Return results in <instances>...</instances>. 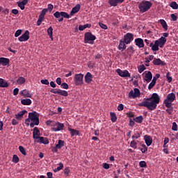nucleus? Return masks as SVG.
<instances>
[{"label":"nucleus","mask_w":178,"mask_h":178,"mask_svg":"<svg viewBox=\"0 0 178 178\" xmlns=\"http://www.w3.org/2000/svg\"><path fill=\"white\" fill-rule=\"evenodd\" d=\"M160 96L157 93H153L151 97L144 98L141 103L138 104V106L146 107L149 111H153L160 103Z\"/></svg>","instance_id":"nucleus-1"},{"label":"nucleus","mask_w":178,"mask_h":178,"mask_svg":"<svg viewBox=\"0 0 178 178\" xmlns=\"http://www.w3.org/2000/svg\"><path fill=\"white\" fill-rule=\"evenodd\" d=\"M144 41L148 47H152V50L153 51H158L159 50V47L163 48L165 46L167 39L163 37H161L157 40L154 41V44L148 40V39H145Z\"/></svg>","instance_id":"nucleus-2"},{"label":"nucleus","mask_w":178,"mask_h":178,"mask_svg":"<svg viewBox=\"0 0 178 178\" xmlns=\"http://www.w3.org/2000/svg\"><path fill=\"white\" fill-rule=\"evenodd\" d=\"M152 6V3L150 1H143L138 5V7L140 12L144 13L150 10Z\"/></svg>","instance_id":"nucleus-3"},{"label":"nucleus","mask_w":178,"mask_h":178,"mask_svg":"<svg viewBox=\"0 0 178 178\" xmlns=\"http://www.w3.org/2000/svg\"><path fill=\"white\" fill-rule=\"evenodd\" d=\"M96 39H97V37L95 35H92V33H91V32H86L84 33V37H83L84 44H93L94 41Z\"/></svg>","instance_id":"nucleus-4"},{"label":"nucleus","mask_w":178,"mask_h":178,"mask_svg":"<svg viewBox=\"0 0 178 178\" xmlns=\"http://www.w3.org/2000/svg\"><path fill=\"white\" fill-rule=\"evenodd\" d=\"M176 100V95L174 92L169 93L165 99L163 100V104L165 107H170L172 103Z\"/></svg>","instance_id":"nucleus-5"},{"label":"nucleus","mask_w":178,"mask_h":178,"mask_svg":"<svg viewBox=\"0 0 178 178\" xmlns=\"http://www.w3.org/2000/svg\"><path fill=\"white\" fill-rule=\"evenodd\" d=\"M54 17L58 19V22H62L63 20V18H67V19H70V15L65 13V12H56L54 14Z\"/></svg>","instance_id":"nucleus-6"},{"label":"nucleus","mask_w":178,"mask_h":178,"mask_svg":"<svg viewBox=\"0 0 178 178\" xmlns=\"http://www.w3.org/2000/svg\"><path fill=\"white\" fill-rule=\"evenodd\" d=\"M29 118L31 122H35V126H38V124H40V120H39V115L36 113V111H33V113H29Z\"/></svg>","instance_id":"nucleus-7"},{"label":"nucleus","mask_w":178,"mask_h":178,"mask_svg":"<svg viewBox=\"0 0 178 178\" xmlns=\"http://www.w3.org/2000/svg\"><path fill=\"white\" fill-rule=\"evenodd\" d=\"M83 74H75L74 77V83L75 86H81L83 84Z\"/></svg>","instance_id":"nucleus-8"},{"label":"nucleus","mask_w":178,"mask_h":178,"mask_svg":"<svg viewBox=\"0 0 178 178\" xmlns=\"http://www.w3.org/2000/svg\"><path fill=\"white\" fill-rule=\"evenodd\" d=\"M51 92H52L54 95H58L63 97H67L68 92L66 90H62L61 89H57V88H51L50 90Z\"/></svg>","instance_id":"nucleus-9"},{"label":"nucleus","mask_w":178,"mask_h":178,"mask_svg":"<svg viewBox=\"0 0 178 178\" xmlns=\"http://www.w3.org/2000/svg\"><path fill=\"white\" fill-rule=\"evenodd\" d=\"M134 40V35L131 33H127L126 35H124V42L126 44H131V41H133Z\"/></svg>","instance_id":"nucleus-10"},{"label":"nucleus","mask_w":178,"mask_h":178,"mask_svg":"<svg viewBox=\"0 0 178 178\" xmlns=\"http://www.w3.org/2000/svg\"><path fill=\"white\" fill-rule=\"evenodd\" d=\"M52 126H54V128H52V130L54 131H61L65 127L64 124H61V122H53Z\"/></svg>","instance_id":"nucleus-11"},{"label":"nucleus","mask_w":178,"mask_h":178,"mask_svg":"<svg viewBox=\"0 0 178 178\" xmlns=\"http://www.w3.org/2000/svg\"><path fill=\"white\" fill-rule=\"evenodd\" d=\"M117 73L119 76L122 78H130L131 74L129 72L128 70H122L121 69H118L116 70Z\"/></svg>","instance_id":"nucleus-12"},{"label":"nucleus","mask_w":178,"mask_h":178,"mask_svg":"<svg viewBox=\"0 0 178 178\" xmlns=\"http://www.w3.org/2000/svg\"><path fill=\"white\" fill-rule=\"evenodd\" d=\"M29 35H30V32L29 31V30H26L25 33H24L21 36L18 38L19 41V42L28 41L30 38Z\"/></svg>","instance_id":"nucleus-13"},{"label":"nucleus","mask_w":178,"mask_h":178,"mask_svg":"<svg viewBox=\"0 0 178 178\" xmlns=\"http://www.w3.org/2000/svg\"><path fill=\"white\" fill-rule=\"evenodd\" d=\"M135 44L139 48H143L145 47L144 40L141 38H136Z\"/></svg>","instance_id":"nucleus-14"},{"label":"nucleus","mask_w":178,"mask_h":178,"mask_svg":"<svg viewBox=\"0 0 178 178\" xmlns=\"http://www.w3.org/2000/svg\"><path fill=\"white\" fill-rule=\"evenodd\" d=\"M124 0H108V4L111 6L116 7L118 4H122Z\"/></svg>","instance_id":"nucleus-15"},{"label":"nucleus","mask_w":178,"mask_h":178,"mask_svg":"<svg viewBox=\"0 0 178 178\" xmlns=\"http://www.w3.org/2000/svg\"><path fill=\"white\" fill-rule=\"evenodd\" d=\"M84 79L86 83L90 84L92 81V74L90 72H88L84 76Z\"/></svg>","instance_id":"nucleus-16"},{"label":"nucleus","mask_w":178,"mask_h":178,"mask_svg":"<svg viewBox=\"0 0 178 178\" xmlns=\"http://www.w3.org/2000/svg\"><path fill=\"white\" fill-rule=\"evenodd\" d=\"M153 64L156 65V66H159V65H161V66H165L166 63L165 61L161 60L160 58H154L153 60Z\"/></svg>","instance_id":"nucleus-17"},{"label":"nucleus","mask_w":178,"mask_h":178,"mask_svg":"<svg viewBox=\"0 0 178 178\" xmlns=\"http://www.w3.org/2000/svg\"><path fill=\"white\" fill-rule=\"evenodd\" d=\"M81 10V5L76 4L70 11V15L73 16L75 13H77Z\"/></svg>","instance_id":"nucleus-18"},{"label":"nucleus","mask_w":178,"mask_h":178,"mask_svg":"<svg viewBox=\"0 0 178 178\" xmlns=\"http://www.w3.org/2000/svg\"><path fill=\"white\" fill-rule=\"evenodd\" d=\"M40 136V131L38 130V127H34L33 132V137L35 140H38Z\"/></svg>","instance_id":"nucleus-19"},{"label":"nucleus","mask_w":178,"mask_h":178,"mask_svg":"<svg viewBox=\"0 0 178 178\" xmlns=\"http://www.w3.org/2000/svg\"><path fill=\"white\" fill-rule=\"evenodd\" d=\"M37 142L39 143H42L44 145H49V143L48 138H45L42 136H40Z\"/></svg>","instance_id":"nucleus-20"},{"label":"nucleus","mask_w":178,"mask_h":178,"mask_svg":"<svg viewBox=\"0 0 178 178\" xmlns=\"http://www.w3.org/2000/svg\"><path fill=\"white\" fill-rule=\"evenodd\" d=\"M144 140H145L146 145H147V147L151 146V145L153 142V139L152 138V137L150 136H147V135L144 136Z\"/></svg>","instance_id":"nucleus-21"},{"label":"nucleus","mask_w":178,"mask_h":178,"mask_svg":"<svg viewBox=\"0 0 178 178\" xmlns=\"http://www.w3.org/2000/svg\"><path fill=\"white\" fill-rule=\"evenodd\" d=\"M152 79V74L151 72V71H148L147 72H146L143 80L146 81L147 83H150L151 80Z\"/></svg>","instance_id":"nucleus-22"},{"label":"nucleus","mask_w":178,"mask_h":178,"mask_svg":"<svg viewBox=\"0 0 178 178\" xmlns=\"http://www.w3.org/2000/svg\"><path fill=\"white\" fill-rule=\"evenodd\" d=\"M10 63V59L7 58H0V65L2 66H8Z\"/></svg>","instance_id":"nucleus-23"},{"label":"nucleus","mask_w":178,"mask_h":178,"mask_svg":"<svg viewBox=\"0 0 178 178\" xmlns=\"http://www.w3.org/2000/svg\"><path fill=\"white\" fill-rule=\"evenodd\" d=\"M19 94L20 95H22L24 97H32V94H31L29 91L27 90V89H24V90L20 91Z\"/></svg>","instance_id":"nucleus-24"},{"label":"nucleus","mask_w":178,"mask_h":178,"mask_svg":"<svg viewBox=\"0 0 178 178\" xmlns=\"http://www.w3.org/2000/svg\"><path fill=\"white\" fill-rule=\"evenodd\" d=\"M26 113H28L26 110L19 111V113L15 114V118L20 120L22 119L24 115L26 114Z\"/></svg>","instance_id":"nucleus-25"},{"label":"nucleus","mask_w":178,"mask_h":178,"mask_svg":"<svg viewBox=\"0 0 178 178\" xmlns=\"http://www.w3.org/2000/svg\"><path fill=\"white\" fill-rule=\"evenodd\" d=\"M118 49L120 50V51H124L125 49H127V44L124 41L122 40H120V43L118 44Z\"/></svg>","instance_id":"nucleus-26"},{"label":"nucleus","mask_w":178,"mask_h":178,"mask_svg":"<svg viewBox=\"0 0 178 178\" xmlns=\"http://www.w3.org/2000/svg\"><path fill=\"white\" fill-rule=\"evenodd\" d=\"M9 86V83L8 81L3 79V78H0V87L2 88H7Z\"/></svg>","instance_id":"nucleus-27"},{"label":"nucleus","mask_w":178,"mask_h":178,"mask_svg":"<svg viewBox=\"0 0 178 178\" xmlns=\"http://www.w3.org/2000/svg\"><path fill=\"white\" fill-rule=\"evenodd\" d=\"M21 104L24 106H31L32 100L31 99H23L21 100Z\"/></svg>","instance_id":"nucleus-28"},{"label":"nucleus","mask_w":178,"mask_h":178,"mask_svg":"<svg viewBox=\"0 0 178 178\" xmlns=\"http://www.w3.org/2000/svg\"><path fill=\"white\" fill-rule=\"evenodd\" d=\"M143 116L142 115H139L136 117L135 118H134V121L138 124H142V122H143Z\"/></svg>","instance_id":"nucleus-29"},{"label":"nucleus","mask_w":178,"mask_h":178,"mask_svg":"<svg viewBox=\"0 0 178 178\" xmlns=\"http://www.w3.org/2000/svg\"><path fill=\"white\" fill-rule=\"evenodd\" d=\"M159 23L162 25L163 29H164L165 31H167L168 29V26L165 19H159Z\"/></svg>","instance_id":"nucleus-30"},{"label":"nucleus","mask_w":178,"mask_h":178,"mask_svg":"<svg viewBox=\"0 0 178 178\" xmlns=\"http://www.w3.org/2000/svg\"><path fill=\"white\" fill-rule=\"evenodd\" d=\"M56 148L60 149L65 146V142L63 140L60 139L58 141V144H56Z\"/></svg>","instance_id":"nucleus-31"},{"label":"nucleus","mask_w":178,"mask_h":178,"mask_svg":"<svg viewBox=\"0 0 178 178\" xmlns=\"http://www.w3.org/2000/svg\"><path fill=\"white\" fill-rule=\"evenodd\" d=\"M69 131L71 134V136H78L79 134V131L73 129L72 128H69Z\"/></svg>","instance_id":"nucleus-32"},{"label":"nucleus","mask_w":178,"mask_h":178,"mask_svg":"<svg viewBox=\"0 0 178 178\" xmlns=\"http://www.w3.org/2000/svg\"><path fill=\"white\" fill-rule=\"evenodd\" d=\"M145 70H147V67L145 66L144 64L138 66V72L140 74L143 73Z\"/></svg>","instance_id":"nucleus-33"},{"label":"nucleus","mask_w":178,"mask_h":178,"mask_svg":"<svg viewBox=\"0 0 178 178\" xmlns=\"http://www.w3.org/2000/svg\"><path fill=\"white\" fill-rule=\"evenodd\" d=\"M169 6L172 8V10H178V4L176 1L171 2Z\"/></svg>","instance_id":"nucleus-34"},{"label":"nucleus","mask_w":178,"mask_h":178,"mask_svg":"<svg viewBox=\"0 0 178 178\" xmlns=\"http://www.w3.org/2000/svg\"><path fill=\"white\" fill-rule=\"evenodd\" d=\"M17 83L20 85L25 83H26L25 78H24L23 76H19L17 80Z\"/></svg>","instance_id":"nucleus-35"},{"label":"nucleus","mask_w":178,"mask_h":178,"mask_svg":"<svg viewBox=\"0 0 178 178\" xmlns=\"http://www.w3.org/2000/svg\"><path fill=\"white\" fill-rule=\"evenodd\" d=\"M111 120L113 123L116 122L117 117L116 114L115 113H110Z\"/></svg>","instance_id":"nucleus-36"},{"label":"nucleus","mask_w":178,"mask_h":178,"mask_svg":"<svg viewBox=\"0 0 178 178\" xmlns=\"http://www.w3.org/2000/svg\"><path fill=\"white\" fill-rule=\"evenodd\" d=\"M19 152H20L24 156H26L27 153H26V149H25L22 145H19Z\"/></svg>","instance_id":"nucleus-37"},{"label":"nucleus","mask_w":178,"mask_h":178,"mask_svg":"<svg viewBox=\"0 0 178 178\" xmlns=\"http://www.w3.org/2000/svg\"><path fill=\"white\" fill-rule=\"evenodd\" d=\"M134 97H138L141 95L140 91L138 88H134Z\"/></svg>","instance_id":"nucleus-38"},{"label":"nucleus","mask_w":178,"mask_h":178,"mask_svg":"<svg viewBox=\"0 0 178 178\" xmlns=\"http://www.w3.org/2000/svg\"><path fill=\"white\" fill-rule=\"evenodd\" d=\"M139 166L141 168H147V162L145 161H141L139 162Z\"/></svg>","instance_id":"nucleus-39"},{"label":"nucleus","mask_w":178,"mask_h":178,"mask_svg":"<svg viewBox=\"0 0 178 178\" xmlns=\"http://www.w3.org/2000/svg\"><path fill=\"white\" fill-rule=\"evenodd\" d=\"M140 137H141V134L137 131V132L134 133V136H132V139L137 140L138 138H140Z\"/></svg>","instance_id":"nucleus-40"},{"label":"nucleus","mask_w":178,"mask_h":178,"mask_svg":"<svg viewBox=\"0 0 178 178\" xmlns=\"http://www.w3.org/2000/svg\"><path fill=\"white\" fill-rule=\"evenodd\" d=\"M47 33L49 35L50 38L52 39V37H53V28H52V26H50L49 28H48Z\"/></svg>","instance_id":"nucleus-41"},{"label":"nucleus","mask_w":178,"mask_h":178,"mask_svg":"<svg viewBox=\"0 0 178 178\" xmlns=\"http://www.w3.org/2000/svg\"><path fill=\"white\" fill-rule=\"evenodd\" d=\"M130 147L134 149H137V142L135 141L134 139L130 143Z\"/></svg>","instance_id":"nucleus-42"},{"label":"nucleus","mask_w":178,"mask_h":178,"mask_svg":"<svg viewBox=\"0 0 178 178\" xmlns=\"http://www.w3.org/2000/svg\"><path fill=\"white\" fill-rule=\"evenodd\" d=\"M143 148H140V151L142 152V153L145 154L147 153L148 148L147 147V145L145 144L142 145Z\"/></svg>","instance_id":"nucleus-43"},{"label":"nucleus","mask_w":178,"mask_h":178,"mask_svg":"<svg viewBox=\"0 0 178 178\" xmlns=\"http://www.w3.org/2000/svg\"><path fill=\"white\" fill-rule=\"evenodd\" d=\"M168 108L165 111L169 114V115H172L174 111V108L172 107V105L170 106V107H166Z\"/></svg>","instance_id":"nucleus-44"},{"label":"nucleus","mask_w":178,"mask_h":178,"mask_svg":"<svg viewBox=\"0 0 178 178\" xmlns=\"http://www.w3.org/2000/svg\"><path fill=\"white\" fill-rule=\"evenodd\" d=\"M19 161V156L17 154L13 155V162L15 163H18Z\"/></svg>","instance_id":"nucleus-45"},{"label":"nucleus","mask_w":178,"mask_h":178,"mask_svg":"<svg viewBox=\"0 0 178 178\" xmlns=\"http://www.w3.org/2000/svg\"><path fill=\"white\" fill-rule=\"evenodd\" d=\"M17 5L18 7H19L20 10H24V8H25V6H24L23 4V2L22 1H19V2H17Z\"/></svg>","instance_id":"nucleus-46"},{"label":"nucleus","mask_w":178,"mask_h":178,"mask_svg":"<svg viewBox=\"0 0 178 178\" xmlns=\"http://www.w3.org/2000/svg\"><path fill=\"white\" fill-rule=\"evenodd\" d=\"M166 78H167V79H168V83H170L171 81H172V77L170 76V72H167V74H166Z\"/></svg>","instance_id":"nucleus-47"},{"label":"nucleus","mask_w":178,"mask_h":178,"mask_svg":"<svg viewBox=\"0 0 178 178\" xmlns=\"http://www.w3.org/2000/svg\"><path fill=\"white\" fill-rule=\"evenodd\" d=\"M155 85H156L155 82L152 80V81L149 83V86H147V89L152 90Z\"/></svg>","instance_id":"nucleus-48"},{"label":"nucleus","mask_w":178,"mask_h":178,"mask_svg":"<svg viewBox=\"0 0 178 178\" xmlns=\"http://www.w3.org/2000/svg\"><path fill=\"white\" fill-rule=\"evenodd\" d=\"M99 26L100 28L106 30L108 29V26H106V24H103V22H99Z\"/></svg>","instance_id":"nucleus-49"},{"label":"nucleus","mask_w":178,"mask_h":178,"mask_svg":"<svg viewBox=\"0 0 178 178\" xmlns=\"http://www.w3.org/2000/svg\"><path fill=\"white\" fill-rule=\"evenodd\" d=\"M60 87H61V88L65 89V90H67L69 88V86L65 82L62 83Z\"/></svg>","instance_id":"nucleus-50"},{"label":"nucleus","mask_w":178,"mask_h":178,"mask_svg":"<svg viewBox=\"0 0 178 178\" xmlns=\"http://www.w3.org/2000/svg\"><path fill=\"white\" fill-rule=\"evenodd\" d=\"M70 173V170L69 167L64 168V175H65L68 176Z\"/></svg>","instance_id":"nucleus-51"},{"label":"nucleus","mask_w":178,"mask_h":178,"mask_svg":"<svg viewBox=\"0 0 178 178\" xmlns=\"http://www.w3.org/2000/svg\"><path fill=\"white\" fill-rule=\"evenodd\" d=\"M48 12L47 8H44L42 12L40 13V15L42 16L44 18V16L46 15L47 13Z\"/></svg>","instance_id":"nucleus-52"},{"label":"nucleus","mask_w":178,"mask_h":178,"mask_svg":"<svg viewBox=\"0 0 178 178\" xmlns=\"http://www.w3.org/2000/svg\"><path fill=\"white\" fill-rule=\"evenodd\" d=\"M58 165H59V166L56 168V170L60 171L63 170V168H64L63 163L60 162Z\"/></svg>","instance_id":"nucleus-53"},{"label":"nucleus","mask_w":178,"mask_h":178,"mask_svg":"<svg viewBox=\"0 0 178 178\" xmlns=\"http://www.w3.org/2000/svg\"><path fill=\"white\" fill-rule=\"evenodd\" d=\"M170 17L172 18V22H177V16L176 14H171V15H170Z\"/></svg>","instance_id":"nucleus-54"},{"label":"nucleus","mask_w":178,"mask_h":178,"mask_svg":"<svg viewBox=\"0 0 178 178\" xmlns=\"http://www.w3.org/2000/svg\"><path fill=\"white\" fill-rule=\"evenodd\" d=\"M161 77V75L157 74L153 77V81L156 84V80Z\"/></svg>","instance_id":"nucleus-55"},{"label":"nucleus","mask_w":178,"mask_h":178,"mask_svg":"<svg viewBox=\"0 0 178 178\" xmlns=\"http://www.w3.org/2000/svg\"><path fill=\"white\" fill-rule=\"evenodd\" d=\"M40 83L43 85H46V86H48L49 84V82L47 79H42L40 80Z\"/></svg>","instance_id":"nucleus-56"},{"label":"nucleus","mask_w":178,"mask_h":178,"mask_svg":"<svg viewBox=\"0 0 178 178\" xmlns=\"http://www.w3.org/2000/svg\"><path fill=\"white\" fill-rule=\"evenodd\" d=\"M169 141H170V139H169V138H164V141H163V147H166V145H167V143H169Z\"/></svg>","instance_id":"nucleus-57"},{"label":"nucleus","mask_w":178,"mask_h":178,"mask_svg":"<svg viewBox=\"0 0 178 178\" xmlns=\"http://www.w3.org/2000/svg\"><path fill=\"white\" fill-rule=\"evenodd\" d=\"M172 129L175 131H177V124H176V122H172Z\"/></svg>","instance_id":"nucleus-58"},{"label":"nucleus","mask_w":178,"mask_h":178,"mask_svg":"<svg viewBox=\"0 0 178 178\" xmlns=\"http://www.w3.org/2000/svg\"><path fill=\"white\" fill-rule=\"evenodd\" d=\"M22 33V30H20V29L17 30L15 31V37H19V35H20Z\"/></svg>","instance_id":"nucleus-59"},{"label":"nucleus","mask_w":178,"mask_h":178,"mask_svg":"<svg viewBox=\"0 0 178 178\" xmlns=\"http://www.w3.org/2000/svg\"><path fill=\"white\" fill-rule=\"evenodd\" d=\"M129 97L130 98L133 97L134 99L136 98L134 92L133 90L129 92Z\"/></svg>","instance_id":"nucleus-60"},{"label":"nucleus","mask_w":178,"mask_h":178,"mask_svg":"<svg viewBox=\"0 0 178 178\" xmlns=\"http://www.w3.org/2000/svg\"><path fill=\"white\" fill-rule=\"evenodd\" d=\"M123 109H124V105L122 104H119L118 107V111H122Z\"/></svg>","instance_id":"nucleus-61"},{"label":"nucleus","mask_w":178,"mask_h":178,"mask_svg":"<svg viewBox=\"0 0 178 178\" xmlns=\"http://www.w3.org/2000/svg\"><path fill=\"white\" fill-rule=\"evenodd\" d=\"M13 95L15 96H17V95H19V88H15L13 90Z\"/></svg>","instance_id":"nucleus-62"},{"label":"nucleus","mask_w":178,"mask_h":178,"mask_svg":"<svg viewBox=\"0 0 178 178\" xmlns=\"http://www.w3.org/2000/svg\"><path fill=\"white\" fill-rule=\"evenodd\" d=\"M103 168L106 170H108L110 168V165L108 164L107 163H104Z\"/></svg>","instance_id":"nucleus-63"},{"label":"nucleus","mask_w":178,"mask_h":178,"mask_svg":"<svg viewBox=\"0 0 178 178\" xmlns=\"http://www.w3.org/2000/svg\"><path fill=\"white\" fill-rule=\"evenodd\" d=\"M47 178H54V177H53V174H52L51 172H48L47 173Z\"/></svg>","instance_id":"nucleus-64"}]
</instances>
